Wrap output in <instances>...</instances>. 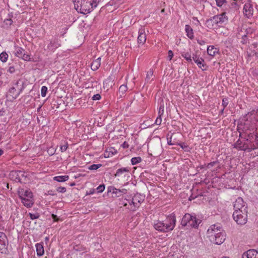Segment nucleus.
Instances as JSON below:
<instances>
[{
	"instance_id": "obj_1",
	"label": "nucleus",
	"mask_w": 258,
	"mask_h": 258,
	"mask_svg": "<svg viewBox=\"0 0 258 258\" xmlns=\"http://www.w3.org/2000/svg\"><path fill=\"white\" fill-rule=\"evenodd\" d=\"M207 234L210 241L216 244L220 245L225 240L226 233L219 223L211 225L207 230Z\"/></svg>"
},
{
	"instance_id": "obj_2",
	"label": "nucleus",
	"mask_w": 258,
	"mask_h": 258,
	"mask_svg": "<svg viewBox=\"0 0 258 258\" xmlns=\"http://www.w3.org/2000/svg\"><path fill=\"white\" fill-rule=\"evenodd\" d=\"M176 218L174 215L168 216L164 220L155 221L154 222V228L160 232H168L174 228L176 224Z\"/></svg>"
},
{
	"instance_id": "obj_3",
	"label": "nucleus",
	"mask_w": 258,
	"mask_h": 258,
	"mask_svg": "<svg viewBox=\"0 0 258 258\" xmlns=\"http://www.w3.org/2000/svg\"><path fill=\"white\" fill-rule=\"evenodd\" d=\"M228 22V17L226 16L225 13L215 15L206 21V27L209 29H217L222 27Z\"/></svg>"
},
{
	"instance_id": "obj_4",
	"label": "nucleus",
	"mask_w": 258,
	"mask_h": 258,
	"mask_svg": "<svg viewBox=\"0 0 258 258\" xmlns=\"http://www.w3.org/2000/svg\"><path fill=\"white\" fill-rule=\"evenodd\" d=\"M75 9L78 12L83 14L90 13L94 10L90 0H73Z\"/></svg>"
},
{
	"instance_id": "obj_5",
	"label": "nucleus",
	"mask_w": 258,
	"mask_h": 258,
	"mask_svg": "<svg viewBox=\"0 0 258 258\" xmlns=\"http://www.w3.org/2000/svg\"><path fill=\"white\" fill-rule=\"evenodd\" d=\"M18 194L22 203L27 208H31L34 204L33 194L29 189L20 188L18 191Z\"/></svg>"
},
{
	"instance_id": "obj_6",
	"label": "nucleus",
	"mask_w": 258,
	"mask_h": 258,
	"mask_svg": "<svg viewBox=\"0 0 258 258\" xmlns=\"http://www.w3.org/2000/svg\"><path fill=\"white\" fill-rule=\"evenodd\" d=\"M202 220L197 217L195 214L186 213L182 218L181 225L182 226H190L195 229H198Z\"/></svg>"
},
{
	"instance_id": "obj_7",
	"label": "nucleus",
	"mask_w": 258,
	"mask_h": 258,
	"mask_svg": "<svg viewBox=\"0 0 258 258\" xmlns=\"http://www.w3.org/2000/svg\"><path fill=\"white\" fill-rule=\"evenodd\" d=\"M233 220L238 225H244L247 221V211L245 210L234 211L232 215Z\"/></svg>"
},
{
	"instance_id": "obj_8",
	"label": "nucleus",
	"mask_w": 258,
	"mask_h": 258,
	"mask_svg": "<svg viewBox=\"0 0 258 258\" xmlns=\"http://www.w3.org/2000/svg\"><path fill=\"white\" fill-rule=\"evenodd\" d=\"M9 240L6 234L0 231V253L7 254L9 252Z\"/></svg>"
},
{
	"instance_id": "obj_9",
	"label": "nucleus",
	"mask_w": 258,
	"mask_h": 258,
	"mask_svg": "<svg viewBox=\"0 0 258 258\" xmlns=\"http://www.w3.org/2000/svg\"><path fill=\"white\" fill-rule=\"evenodd\" d=\"M14 49V53L17 57L26 61H30L31 60L30 56L26 53L24 49L16 45L15 46Z\"/></svg>"
},
{
	"instance_id": "obj_10",
	"label": "nucleus",
	"mask_w": 258,
	"mask_h": 258,
	"mask_svg": "<svg viewBox=\"0 0 258 258\" xmlns=\"http://www.w3.org/2000/svg\"><path fill=\"white\" fill-rule=\"evenodd\" d=\"M233 208L234 211L236 210L240 211V210H241V211L242 210H247V206L245 205V203L241 197L237 198L233 204Z\"/></svg>"
},
{
	"instance_id": "obj_11",
	"label": "nucleus",
	"mask_w": 258,
	"mask_h": 258,
	"mask_svg": "<svg viewBox=\"0 0 258 258\" xmlns=\"http://www.w3.org/2000/svg\"><path fill=\"white\" fill-rule=\"evenodd\" d=\"M134 201H133L131 197H128V199L125 198L122 203L124 207H126L128 210L133 212L136 211L138 209L137 207L134 208Z\"/></svg>"
},
{
	"instance_id": "obj_12",
	"label": "nucleus",
	"mask_w": 258,
	"mask_h": 258,
	"mask_svg": "<svg viewBox=\"0 0 258 258\" xmlns=\"http://www.w3.org/2000/svg\"><path fill=\"white\" fill-rule=\"evenodd\" d=\"M132 199L134 202V204H133L134 205V208L137 207V209H138L140 207L141 203L144 201L145 196L140 194H136L134 195L133 197H132Z\"/></svg>"
},
{
	"instance_id": "obj_13",
	"label": "nucleus",
	"mask_w": 258,
	"mask_h": 258,
	"mask_svg": "<svg viewBox=\"0 0 258 258\" xmlns=\"http://www.w3.org/2000/svg\"><path fill=\"white\" fill-rule=\"evenodd\" d=\"M60 46V41L57 38H55L50 40L49 43L47 45V48L50 51H54L56 48Z\"/></svg>"
},
{
	"instance_id": "obj_14",
	"label": "nucleus",
	"mask_w": 258,
	"mask_h": 258,
	"mask_svg": "<svg viewBox=\"0 0 258 258\" xmlns=\"http://www.w3.org/2000/svg\"><path fill=\"white\" fill-rule=\"evenodd\" d=\"M20 94L15 87H11L8 93L7 97L11 101L16 99Z\"/></svg>"
},
{
	"instance_id": "obj_15",
	"label": "nucleus",
	"mask_w": 258,
	"mask_h": 258,
	"mask_svg": "<svg viewBox=\"0 0 258 258\" xmlns=\"http://www.w3.org/2000/svg\"><path fill=\"white\" fill-rule=\"evenodd\" d=\"M241 258H258V251L254 249H251L243 252Z\"/></svg>"
},
{
	"instance_id": "obj_16",
	"label": "nucleus",
	"mask_w": 258,
	"mask_h": 258,
	"mask_svg": "<svg viewBox=\"0 0 258 258\" xmlns=\"http://www.w3.org/2000/svg\"><path fill=\"white\" fill-rule=\"evenodd\" d=\"M253 7L250 4L247 3L244 5L243 14L247 18H249L251 17L253 15Z\"/></svg>"
},
{
	"instance_id": "obj_17",
	"label": "nucleus",
	"mask_w": 258,
	"mask_h": 258,
	"mask_svg": "<svg viewBox=\"0 0 258 258\" xmlns=\"http://www.w3.org/2000/svg\"><path fill=\"white\" fill-rule=\"evenodd\" d=\"M233 148H236L240 151H246L248 148V144L246 143H242V142L238 139L234 144Z\"/></svg>"
},
{
	"instance_id": "obj_18",
	"label": "nucleus",
	"mask_w": 258,
	"mask_h": 258,
	"mask_svg": "<svg viewBox=\"0 0 258 258\" xmlns=\"http://www.w3.org/2000/svg\"><path fill=\"white\" fill-rule=\"evenodd\" d=\"M147 37L145 29L142 28L139 31V36L138 37V42L139 44L143 45L146 41Z\"/></svg>"
},
{
	"instance_id": "obj_19",
	"label": "nucleus",
	"mask_w": 258,
	"mask_h": 258,
	"mask_svg": "<svg viewBox=\"0 0 258 258\" xmlns=\"http://www.w3.org/2000/svg\"><path fill=\"white\" fill-rule=\"evenodd\" d=\"M19 93H21L26 87L25 82L22 80H18L14 84V86Z\"/></svg>"
},
{
	"instance_id": "obj_20",
	"label": "nucleus",
	"mask_w": 258,
	"mask_h": 258,
	"mask_svg": "<svg viewBox=\"0 0 258 258\" xmlns=\"http://www.w3.org/2000/svg\"><path fill=\"white\" fill-rule=\"evenodd\" d=\"M243 126L242 130L243 131H251L254 128V124L250 122V121L247 119L245 121L243 124L242 125Z\"/></svg>"
},
{
	"instance_id": "obj_21",
	"label": "nucleus",
	"mask_w": 258,
	"mask_h": 258,
	"mask_svg": "<svg viewBox=\"0 0 258 258\" xmlns=\"http://www.w3.org/2000/svg\"><path fill=\"white\" fill-rule=\"evenodd\" d=\"M10 178L15 181L20 182V179L19 176V170H14L10 172L9 174Z\"/></svg>"
},
{
	"instance_id": "obj_22",
	"label": "nucleus",
	"mask_w": 258,
	"mask_h": 258,
	"mask_svg": "<svg viewBox=\"0 0 258 258\" xmlns=\"http://www.w3.org/2000/svg\"><path fill=\"white\" fill-rule=\"evenodd\" d=\"M37 254L38 256H42L44 254V250L43 247V243H38L35 244Z\"/></svg>"
},
{
	"instance_id": "obj_23",
	"label": "nucleus",
	"mask_w": 258,
	"mask_h": 258,
	"mask_svg": "<svg viewBox=\"0 0 258 258\" xmlns=\"http://www.w3.org/2000/svg\"><path fill=\"white\" fill-rule=\"evenodd\" d=\"M130 170L131 169L130 167H122L119 168L116 170L114 175L115 177H119L126 172H130Z\"/></svg>"
},
{
	"instance_id": "obj_24",
	"label": "nucleus",
	"mask_w": 258,
	"mask_h": 258,
	"mask_svg": "<svg viewBox=\"0 0 258 258\" xmlns=\"http://www.w3.org/2000/svg\"><path fill=\"white\" fill-rule=\"evenodd\" d=\"M101 64V57L94 60L91 64V68L93 71H96L100 67Z\"/></svg>"
},
{
	"instance_id": "obj_25",
	"label": "nucleus",
	"mask_w": 258,
	"mask_h": 258,
	"mask_svg": "<svg viewBox=\"0 0 258 258\" xmlns=\"http://www.w3.org/2000/svg\"><path fill=\"white\" fill-rule=\"evenodd\" d=\"M195 63L197 64L199 68L201 69L203 71L207 70V66L205 63V61L202 57L199 59H196Z\"/></svg>"
},
{
	"instance_id": "obj_26",
	"label": "nucleus",
	"mask_w": 258,
	"mask_h": 258,
	"mask_svg": "<svg viewBox=\"0 0 258 258\" xmlns=\"http://www.w3.org/2000/svg\"><path fill=\"white\" fill-rule=\"evenodd\" d=\"M185 30L187 36L190 39H192L194 37L193 30L189 25L185 26Z\"/></svg>"
},
{
	"instance_id": "obj_27",
	"label": "nucleus",
	"mask_w": 258,
	"mask_h": 258,
	"mask_svg": "<svg viewBox=\"0 0 258 258\" xmlns=\"http://www.w3.org/2000/svg\"><path fill=\"white\" fill-rule=\"evenodd\" d=\"M207 53L210 56H214L218 52V49L213 45H210L207 48Z\"/></svg>"
},
{
	"instance_id": "obj_28",
	"label": "nucleus",
	"mask_w": 258,
	"mask_h": 258,
	"mask_svg": "<svg viewBox=\"0 0 258 258\" xmlns=\"http://www.w3.org/2000/svg\"><path fill=\"white\" fill-rule=\"evenodd\" d=\"M69 178L68 175L56 176L53 177V180L57 182H64L67 181Z\"/></svg>"
},
{
	"instance_id": "obj_29",
	"label": "nucleus",
	"mask_w": 258,
	"mask_h": 258,
	"mask_svg": "<svg viewBox=\"0 0 258 258\" xmlns=\"http://www.w3.org/2000/svg\"><path fill=\"white\" fill-rule=\"evenodd\" d=\"M69 145L66 141H61L60 143V149L61 152H65L68 148Z\"/></svg>"
},
{
	"instance_id": "obj_30",
	"label": "nucleus",
	"mask_w": 258,
	"mask_h": 258,
	"mask_svg": "<svg viewBox=\"0 0 258 258\" xmlns=\"http://www.w3.org/2000/svg\"><path fill=\"white\" fill-rule=\"evenodd\" d=\"M153 70L150 69L147 74L146 78L145 79V81L147 83L150 82L153 80Z\"/></svg>"
},
{
	"instance_id": "obj_31",
	"label": "nucleus",
	"mask_w": 258,
	"mask_h": 258,
	"mask_svg": "<svg viewBox=\"0 0 258 258\" xmlns=\"http://www.w3.org/2000/svg\"><path fill=\"white\" fill-rule=\"evenodd\" d=\"M127 192V190L126 189H119L115 188V190H114V192H113V194H115L116 197H120V196L125 194Z\"/></svg>"
},
{
	"instance_id": "obj_32",
	"label": "nucleus",
	"mask_w": 258,
	"mask_h": 258,
	"mask_svg": "<svg viewBox=\"0 0 258 258\" xmlns=\"http://www.w3.org/2000/svg\"><path fill=\"white\" fill-rule=\"evenodd\" d=\"M181 56L184 58L187 61L191 62V54L188 52H182L181 53Z\"/></svg>"
},
{
	"instance_id": "obj_33",
	"label": "nucleus",
	"mask_w": 258,
	"mask_h": 258,
	"mask_svg": "<svg viewBox=\"0 0 258 258\" xmlns=\"http://www.w3.org/2000/svg\"><path fill=\"white\" fill-rule=\"evenodd\" d=\"M8 58V54L6 52H3L0 54V60L5 62L7 61Z\"/></svg>"
},
{
	"instance_id": "obj_34",
	"label": "nucleus",
	"mask_w": 258,
	"mask_h": 258,
	"mask_svg": "<svg viewBox=\"0 0 258 258\" xmlns=\"http://www.w3.org/2000/svg\"><path fill=\"white\" fill-rule=\"evenodd\" d=\"M142 161V158L140 157H133L131 159V162L133 165H136Z\"/></svg>"
},
{
	"instance_id": "obj_35",
	"label": "nucleus",
	"mask_w": 258,
	"mask_h": 258,
	"mask_svg": "<svg viewBox=\"0 0 258 258\" xmlns=\"http://www.w3.org/2000/svg\"><path fill=\"white\" fill-rule=\"evenodd\" d=\"M104 0H90L94 8H96L99 5L101 4Z\"/></svg>"
},
{
	"instance_id": "obj_36",
	"label": "nucleus",
	"mask_w": 258,
	"mask_h": 258,
	"mask_svg": "<svg viewBox=\"0 0 258 258\" xmlns=\"http://www.w3.org/2000/svg\"><path fill=\"white\" fill-rule=\"evenodd\" d=\"M127 87L126 85H122L120 86L119 88V93H121L122 95L124 94L125 92L127 91Z\"/></svg>"
},
{
	"instance_id": "obj_37",
	"label": "nucleus",
	"mask_w": 258,
	"mask_h": 258,
	"mask_svg": "<svg viewBox=\"0 0 258 258\" xmlns=\"http://www.w3.org/2000/svg\"><path fill=\"white\" fill-rule=\"evenodd\" d=\"M5 222L3 219L2 216H0V230H6V226H5Z\"/></svg>"
},
{
	"instance_id": "obj_38",
	"label": "nucleus",
	"mask_w": 258,
	"mask_h": 258,
	"mask_svg": "<svg viewBox=\"0 0 258 258\" xmlns=\"http://www.w3.org/2000/svg\"><path fill=\"white\" fill-rule=\"evenodd\" d=\"M178 145H179L180 147L185 152H188L190 151V148L189 146L184 143H179L178 144Z\"/></svg>"
},
{
	"instance_id": "obj_39",
	"label": "nucleus",
	"mask_w": 258,
	"mask_h": 258,
	"mask_svg": "<svg viewBox=\"0 0 258 258\" xmlns=\"http://www.w3.org/2000/svg\"><path fill=\"white\" fill-rule=\"evenodd\" d=\"M19 176L20 179V183L23 182V178H26L27 176L25 175V173L22 171L19 170Z\"/></svg>"
},
{
	"instance_id": "obj_40",
	"label": "nucleus",
	"mask_w": 258,
	"mask_h": 258,
	"mask_svg": "<svg viewBox=\"0 0 258 258\" xmlns=\"http://www.w3.org/2000/svg\"><path fill=\"white\" fill-rule=\"evenodd\" d=\"M101 166H102L101 164H92L88 167V169L89 170H97V169H98L99 168H100Z\"/></svg>"
},
{
	"instance_id": "obj_41",
	"label": "nucleus",
	"mask_w": 258,
	"mask_h": 258,
	"mask_svg": "<svg viewBox=\"0 0 258 258\" xmlns=\"http://www.w3.org/2000/svg\"><path fill=\"white\" fill-rule=\"evenodd\" d=\"M108 152V157L109 156V155H113L116 154L117 153V151L114 148H111L109 149L108 151H107Z\"/></svg>"
},
{
	"instance_id": "obj_42",
	"label": "nucleus",
	"mask_w": 258,
	"mask_h": 258,
	"mask_svg": "<svg viewBox=\"0 0 258 258\" xmlns=\"http://www.w3.org/2000/svg\"><path fill=\"white\" fill-rule=\"evenodd\" d=\"M29 215L30 216V217L31 220H34V219H38L40 217V215L38 213H36L35 214H32V213H29Z\"/></svg>"
},
{
	"instance_id": "obj_43",
	"label": "nucleus",
	"mask_w": 258,
	"mask_h": 258,
	"mask_svg": "<svg viewBox=\"0 0 258 258\" xmlns=\"http://www.w3.org/2000/svg\"><path fill=\"white\" fill-rule=\"evenodd\" d=\"M164 105L163 104L161 105L159 108V110H158V116H162V115L164 113Z\"/></svg>"
},
{
	"instance_id": "obj_44",
	"label": "nucleus",
	"mask_w": 258,
	"mask_h": 258,
	"mask_svg": "<svg viewBox=\"0 0 258 258\" xmlns=\"http://www.w3.org/2000/svg\"><path fill=\"white\" fill-rule=\"evenodd\" d=\"M47 91V88L46 86H42L41 89V93L42 97H44L46 96Z\"/></svg>"
},
{
	"instance_id": "obj_45",
	"label": "nucleus",
	"mask_w": 258,
	"mask_h": 258,
	"mask_svg": "<svg viewBox=\"0 0 258 258\" xmlns=\"http://www.w3.org/2000/svg\"><path fill=\"white\" fill-rule=\"evenodd\" d=\"M216 2V5L218 7H221L224 4L226 3V0H215Z\"/></svg>"
},
{
	"instance_id": "obj_46",
	"label": "nucleus",
	"mask_w": 258,
	"mask_h": 258,
	"mask_svg": "<svg viewBox=\"0 0 258 258\" xmlns=\"http://www.w3.org/2000/svg\"><path fill=\"white\" fill-rule=\"evenodd\" d=\"M257 144V147L255 146L254 145H251L250 147L249 146V145H248V148L247 149H246V151L248 152H251L253 150H254L255 149H256V148H258V144Z\"/></svg>"
},
{
	"instance_id": "obj_47",
	"label": "nucleus",
	"mask_w": 258,
	"mask_h": 258,
	"mask_svg": "<svg viewBox=\"0 0 258 258\" xmlns=\"http://www.w3.org/2000/svg\"><path fill=\"white\" fill-rule=\"evenodd\" d=\"M96 189L97 190L98 192H103L104 190V189H105V185H104V184H102L100 185L99 186H98L97 187Z\"/></svg>"
},
{
	"instance_id": "obj_48",
	"label": "nucleus",
	"mask_w": 258,
	"mask_h": 258,
	"mask_svg": "<svg viewBox=\"0 0 258 258\" xmlns=\"http://www.w3.org/2000/svg\"><path fill=\"white\" fill-rule=\"evenodd\" d=\"M13 22L12 20L10 18L4 20V23L7 26H10L12 24Z\"/></svg>"
},
{
	"instance_id": "obj_49",
	"label": "nucleus",
	"mask_w": 258,
	"mask_h": 258,
	"mask_svg": "<svg viewBox=\"0 0 258 258\" xmlns=\"http://www.w3.org/2000/svg\"><path fill=\"white\" fill-rule=\"evenodd\" d=\"M56 191L60 193H64L66 191V188L60 186L56 188Z\"/></svg>"
},
{
	"instance_id": "obj_50",
	"label": "nucleus",
	"mask_w": 258,
	"mask_h": 258,
	"mask_svg": "<svg viewBox=\"0 0 258 258\" xmlns=\"http://www.w3.org/2000/svg\"><path fill=\"white\" fill-rule=\"evenodd\" d=\"M254 133H249L247 135V137L246 138H244L245 141L251 142V140L253 138Z\"/></svg>"
},
{
	"instance_id": "obj_51",
	"label": "nucleus",
	"mask_w": 258,
	"mask_h": 258,
	"mask_svg": "<svg viewBox=\"0 0 258 258\" xmlns=\"http://www.w3.org/2000/svg\"><path fill=\"white\" fill-rule=\"evenodd\" d=\"M162 122V117L161 116H158L155 121V124L156 125H160Z\"/></svg>"
},
{
	"instance_id": "obj_52",
	"label": "nucleus",
	"mask_w": 258,
	"mask_h": 258,
	"mask_svg": "<svg viewBox=\"0 0 258 258\" xmlns=\"http://www.w3.org/2000/svg\"><path fill=\"white\" fill-rule=\"evenodd\" d=\"M100 99L101 96L99 94H95L92 97V99L93 100H99Z\"/></svg>"
},
{
	"instance_id": "obj_53",
	"label": "nucleus",
	"mask_w": 258,
	"mask_h": 258,
	"mask_svg": "<svg viewBox=\"0 0 258 258\" xmlns=\"http://www.w3.org/2000/svg\"><path fill=\"white\" fill-rule=\"evenodd\" d=\"M218 163V161H213V162L209 163L207 165V167L208 168H210L214 166L216 164H217Z\"/></svg>"
},
{
	"instance_id": "obj_54",
	"label": "nucleus",
	"mask_w": 258,
	"mask_h": 258,
	"mask_svg": "<svg viewBox=\"0 0 258 258\" xmlns=\"http://www.w3.org/2000/svg\"><path fill=\"white\" fill-rule=\"evenodd\" d=\"M15 71H16L15 67L13 66L9 67V68L8 70V72L11 74L14 73L15 72Z\"/></svg>"
},
{
	"instance_id": "obj_55",
	"label": "nucleus",
	"mask_w": 258,
	"mask_h": 258,
	"mask_svg": "<svg viewBox=\"0 0 258 258\" xmlns=\"http://www.w3.org/2000/svg\"><path fill=\"white\" fill-rule=\"evenodd\" d=\"M47 152L49 155H53L55 153L54 149L53 148H50L48 149Z\"/></svg>"
},
{
	"instance_id": "obj_56",
	"label": "nucleus",
	"mask_w": 258,
	"mask_h": 258,
	"mask_svg": "<svg viewBox=\"0 0 258 258\" xmlns=\"http://www.w3.org/2000/svg\"><path fill=\"white\" fill-rule=\"evenodd\" d=\"M115 188H116L114 187V186H109L107 188L108 192H112V194H113V192H114V190H115Z\"/></svg>"
},
{
	"instance_id": "obj_57",
	"label": "nucleus",
	"mask_w": 258,
	"mask_h": 258,
	"mask_svg": "<svg viewBox=\"0 0 258 258\" xmlns=\"http://www.w3.org/2000/svg\"><path fill=\"white\" fill-rule=\"evenodd\" d=\"M228 104V99L227 98H224L222 100V105L224 108L226 107Z\"/></svg>"
},
{
	"instance_id": "obj_58",
	"label": "nucleus",
	"mask_w": 258,
	"mask_h": 258,
	"mask_svg": "<svg viewBox=\"0 0 258 258\" xmlns=\"http://www.w3.org/2000/svg\"><path fill=\"white\" fill-rule=\"evenodd\" d=\"M173 56V52L172 50H170L168 51V57L169 60H171Z\"/></svg>"
},
{
	"instance_id": "obj_59",
	"label": "nucleus",
	"mask_w": 258,
	"mask_h": 258,
	"mask_svg": "<svg viewBox=\"0 0 258 258\" xmlns=\"http://www.w3.org/2000/svg\"><path fill=\"white\" fill-rule=\"evenodd\" d=\"M197 42L200 45H204L206 43L205 40H203V39H198Z\"/></svg>"
},
{
	"instance_id": "obj_60",
	"label": "nucleus",
	"mask_w": 258,
	"mask_h": 258,
	"mask_svg": "<svg viewBox=\"0 0 258 258\" xmlns=\"http://www.w3.org/2000/svg\"><path fill=\"white\" fill-rule=\"evenodd\" d=\"M192 58V59L194 60V61L195 62L196 61V59H197V60L199 59L201 57H200L199 56L197 55V54H193Z\"/></svg>"
},
{
	"instance_id": "obj_61",
	"label": "nucleus",
	"mask_w": 258,
	"mask_h": 258,
	"mask_svg": "<svg viewBox=\"0 0 258 258\" xmlns=\"http://www.w3.org/2000/svg\"><path fill=\"white\" fill-rule=\"evenodd\" d=\"M51 217L54 221H58V218H57V216L56 215L52 214L51 215Z\"/></svg>"
},
{
	"instance_id": "obj_62",
	"label": "nucleus",
	"mask_w": 258,
	"mask_h": 258,
	"mask_svg": "<svg viewBox=\"0 0 258 258\" xmlns=\"http://www.w3.org/2000/svg\"><path fill=\"white\" fill-rule=\"evenodd\" d=\"M122 146L123 148H127L128 147V144L126 142H124L122 144Z\"/></svg>"
},
{
	"instance_id": "obj_63",
	"label": "nucleus",
	"mask_w": 258,
	"mask_h": 258,
	"mask_svg": "<svg viewBox=\"0 0 258 258\" xmlns=\"http://www.w3.org/2000/svg\"><path fill=\"white\" fill-rule=\"evenodd\" d=\"M48 195H51V196H55L56 195V193H55L54 191H53L52 190L48 191Z\"/></svg>"
},
{
	"instance_id": "obj_64",
	"label": "nucleus",
	"mask_w": 258,
	"mask_h": 258,
	"mask_svg": "<svg viewBox=\"0 0 258 258\" xmlns=\"http://www.w3.org/2000/svg\"><path fill=\"white\" fill-rule=\"evenodd\" d=\"M5 114V111L3 109L0 110V116H4Z\"/></svg>"
}]
</instances>
